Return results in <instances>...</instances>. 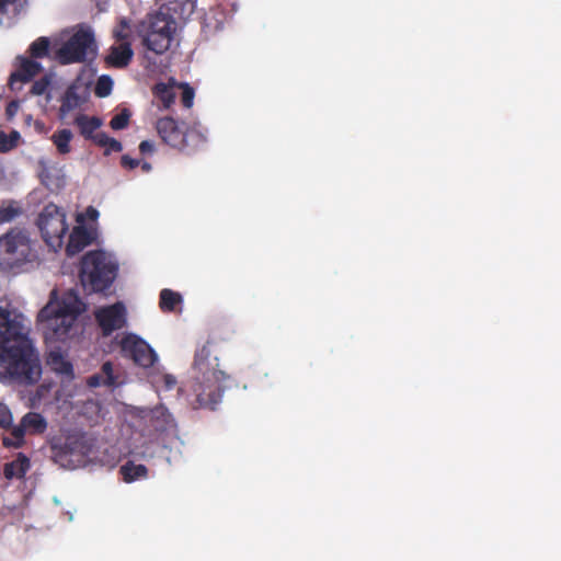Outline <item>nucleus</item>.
Here are the masks:
<instances>
[{"label": "nucleus", "mask_w": 561, "mask_h": 561, "mask_svg": "<svg viewBox=\"0 0 561 561\" xmlns=\"http://www.w3.org/2000/svg\"><path fill=\"white\" fill-rule=\"evenodd\" d=\"M114 36L118 39V41H123L127 37V34L123 33V31H115L114 32Z\"/></svg>", "instance_id": "obj_47"}, {"label": "nucleus", "mask_w": 561, "mask_h": 561, "mask_svg": "<svg viewBox=\"0 0 561 561\" xmlns=\"http://www.w3.org/2000/svg\"><path fill=\"white\" fill-rule=\"evenodd\" d=\"M173 34L160 32H145L142 43L148 50L161 55L170 48Z\"/></svg>", "instance_id": "obj_18"}, {"label": "nucleus", "mask_w": 561, "mask_h": 561, "mask_svg": "<svg viewBox=\"0 0 561 561\" xmlns=\"http://www.w3.org/2000/svg\"><path fill=\"white\" fill-rule=\"evenodd\" d=\"M104 378H103V375H100V374H95L93 376H91L89 378V386L91 387H100V386H104Z\"/></svg>", "instance_id": "obj_42"}, {"label": "nucleus", "mask_w": 561, "mask_h": 561, "mask_svg": "<svg viewBox=\"0 0 561 561\" xmlns=\"http://www.w3.org/2000/svg\"><path fill=\"white\" fill-rule=\"evenodd\" d=\"M182 302V296L171 289L164 288L160 291L159 307L163 312H172Z\"/></svg>", "instance_id": "obj_25"}, {"label": "nucleus", "mask_w": 561, "mask_h": 561, "mask_svg": "<svg viewBox=\"0 0 561 561\" xmlns=\"http://www.w3.org/2000/svg\"><path fill=\"white\" fill-rule=\"evenodd\" d=\"M81 311L82 302L73 293L66 294L61 301L50 300L37 314L45 340L65 341Z\"/></svg>", "instance_id": "obj_2"}, {"label": "nucleus", "mask_w": 561, "mask_h": 561, "mask_svg": "<svg viewBox=\"0 0 561 561\" xmlns=\"http://www.w3.org/2000/svg\"><path fill=\"white\" fill-rule=\"evenodd\" d=\"M12 421L13 417L10 409L5 404L0 403V427L4 430L13 427Z\"/></svg>", "instance_id": "obj_36"}, {"label": "nucleus", "mask_w": 561, "mask_h": 561, "mask_svg": "<svg viewBox=\"0 0 561 561\" xmlns=\"http://www.w3.org/2000/svg\"><path fill=\"white\" fill-rule=\"evenodd\" d=\"M47 428V422L45 417L37 412L26 413L19 425L13 426L11 430V436H4L2 444L5 447L19 448L24 443L25 432L31 434H42Z\"/></svg>", "instance_id": "obj_11"}, {"label": "nucleus", "mask_w": 561, "mask_h": 561, "mask_svg": "<svg viewBox=\"0 0 561 561\" xmlns=\"http://www.w3.org/2000/svg\"><path fill=\"white\" fill-rule=\"evenodd\" d=\"M229 378H219L213 376H194L191 383L192 394L195 397L194 408L215 410L221 401L225 391V381Z\"/></svg>", "instance_id": "obj_8"}, {"label": "nucleus", "mask_w": 561, "mask_h": 561, "mask_svg": "<svg viewBox=\"0 0 561 561\" xmlns=\"http://www.w3.org/2000/svg\"><path fill=\"white\" fill-rule=\"evenodd\" d=\"M95 56V39L90 30H79L56 51L61 65L92 61Z\"/></svg>", "instance_id": "obj_6"}, {"label": "nucleus", "mask_w": 561, "mask_h": 561, "mask_svg": "<svg viewBox=\"0 0 561 561\" xmlns=\"http://www.w3.org/2000/svg\"><path fill=\"white\" fill-rule=\"evenodd\" d=\"M49 392V387L46 385H41L36 388L33 396L30 398L31 405L35 407L41 403L42 399Z\"/></svg>", "instance_id": "obj_37"}, {"label": "nucleus", "mask_w": 561, "mask_h": 561, "mask_svg": "<svg viewBox=\"0 0 561 561\" xmlns=\"http://www.w3.org/2000/svg\"><path fill=\"white\" fill-rule=\"evenodd\" d=\"M121 164L125 169L133 170V169L137 168L140 164V161L138 159H134V158H130L127 154H124L121 158Z\"/></svg>", "instance_id": "obj_39"}, {"label": "nucleus", "mask_w": 561, "mask_h": 561, "mask_svg": "<svg viewBox=\"0 0 561 561\" xmlns=\"http://www.w3.org/2000/svg\"><path fill=\"white\" fill-rule=\"evenodd\" d=\"M131 113L129 110L124 108L116 114L110 122V126L114 130H122L128 126Z\"/></svg>", "instance_id": "obj_29"}, {"label": "nucleus", "mask_w": 561, "mask_h": 561, "mask_svg": "<svg viewBox=\"0 0 561 561\" xmlns=\"http://www.w3.org/2000/svg\"><path fill=\"white\" fill-rule=\"evenodd\" d=\"M19 138L18 131H12L10 135L0 133V151L7 152L16 147Z\"/></svg>", "instance_id": "obj_31"}, {"label": "nucleus", "mask_w": 561, "mask_h": 561, "mask_svg": "<svg viewBox=\"0 0 561 561\" xmlns=\"http://www.w3.org/2000/svg\"><path fill=\"white\" fill-rule=\"evenodd\" d=\"M50 41L48 37L42 36L35 39L28 47L32 58H44L48 56Z\"/></svg>", "instance_id": "obj_28"}, {"label": "nucleus", "mask_w": 561, "mask_h": 561, "mask_svg": "<svg viewBox=\"0 0 561 561\" xmlns=\"http://www.w3.org/2000/svg\"><path fill=\"white\" fill-rule=\"evenodd\" d=\"M18 60H20V67L10 75L9 79L11 89H14L16 82L25 83L31 81L42 71V65L35 60L25 57H18Z\"/></svg>", "instance_id": "obj_14"}, {"label": "nucleus", "mask_w": 561, "mask_h": 561, "mask_svg": "<svg viewBox=\"0 0 561 561\" xmlns=\"http://www.w3.org/2000/svg\"><path fill=\"white\" fill-rule=\"evenodd\" d=\"M50 85V79L48 76H44L41 79L36 80L30 90V94L32 95H42L44 94Z\"/></svg>", "instance_id": "obj_34"}, {"label": "nucleus", "mask_w": 561, "mask_h": 561, "mask_svg": "<svg viewBox=\"0 0 561 561\" xmlns=\"http://www.w3.org/2000/svg\"><path fill=\"white\" fill-rule=\"evenodd\" d=\"M193 10H194V3L186 0L183 4L181 14H183L186 11L187 14L190 15L193 12Z\"/></svg>", "instance_id": "obj_44"}, {"label": "nucleus", "mask_w": 561, "mask_h": 561, "mask_svg": "<svg viewBox=\"0 0 561 561\" xmlns=\"http://www.w3.org/2000/svg\"><path fill=\"white\" fill-rule=\"evenodd\" d=\"M24 316L15 309L0 306V350L31 340Z\"/></svg>", "instance_id": "obj_9"}, {"label": "nucleus", "mask_w": 561, "mask_h": 561, "mask_svg": "<svg viewBox=\"0 0 561 561\" xmlns=\"http://www.w3.org/2000/svg\"><path fill=\"white\" fill-rule=\"evenodd\" d=\"M30 469V459L22 453L15 459L4 463L3 474L8 480L21 479Z\"/></svg>", "instance_id": "obj_20"}, {"label": "nucleus", "mask_w": 561, "mask_h": 561, "mask_svg": "<svg viewBox=\"0 0 561 561\" xmlns=\"http://www.w3.org/2000/svg\"><path fill=\"white\" fill-rule=\"evenodd\" d=\"M87 215L90 219H96L99 216V211L93 207H89L87 209Z\"/></svg>", "instance_id": "obj_46"}, {"label": "nucleus", "mask_w": 561, "mask_h": 561, "mask_svg": "<svg viewBox=\"0 0 561 561\" xmlns=\"http://www.w3.org/2000/svg\"><path fill=\"white\" fill-rule=\"evenodd\" d=\"M93 237L91 232L83 226H77L69 234L68 243L66 244V254L73 256L81 252L85 247L91 244Z\"/></svg>", "instance_id": "obj_16"}, {"label": "nucleus", "mask_w": 561, "mask_h": 561, "mask_svg": "<svg viewBox=\"0 0 561 561\" xmlns=\"http://www.w3.org/2000/svg\"><path fill=\"white\" fill-rule=\"evenodd\" d=\"M95 319L103 336H110L114 331L126 325V308L123 302H115L99 309L95 312Z\"/></svg>", "instance_id": "obj_12"}, {"label": "nucleus", "mask_w": 561, "mask_h": 561, "mask_svg": "<svg viewBox=\"0 0 561 561\" xmlns=\"http://www.w3.org/2000/svg\"><path fill=\"white\" fill-rule=\"evenodd\" d=\"M112 87V79L108 76H102L95 84L94 93L99 98H105L111 93Z\"/></svg>", "instance_id": "obj_30"}, {"label": "nucleus", "mask_w": 561, "mask_h": 561, "mask_svg": "<svg viewBox=\"0 0 561 561\" xmlns=\"http://www.w3.org/2000/svg\"><path fill=\"white\" fill-rule=\"evenodd\" d=\"M105 151L104 154H110L111 152H121L123 150V146L121 141L116 140L115 138L107 137L106 146L104 147Z\"/></svg>", "instance_id": "obj_38"}, {"label": "nucleus", "mask_w": 561, "mask_h": 561, "mask_svg": "<svg viewBox=\"0 0 561 561\" xmlns=\"http://www.w3.org/2000/svg\"><path fill=\"white\" fill-rule=\"evenodd\" d=\"M46 365L57 375L71 380L75 377L70 360L58 350H51L46 356Z\"/></svg>", "instance_id": "obj_15"}, {"label": "nucleus", "mask_w": 561, "mask_h": 561, "mask_svg": "<svg viewBox=\"0 0 561 561\" xmlns=\"http://www.w3.org/2000/svg\"><path fill=\"white\" fill-rule=\"evenodd\" d=\"M141 168H142L144 171L149 172L151 170V164L148 163V162H144L141 164Z\"/></svg>", "instance_id": "obj_49"}, {"label": "nucleus", "mask_w": 561, "mask_h": 561, "mask_svg": "<svg viewBox=\"0 0 561 561\" xmlns=\"http://www.w3.org/2000/svg\"><path fill=\"white\" fill-rule=\"evenodd\" d=\"M123 357L131 359L136 365L149 368L158 359L154 350L141 337L134 333H126L119 341Z\"/></svg>", "instance_id": "obj_10"}, {"label": "nucleus", "mask_w": 561, "mask_h": 561, "mask_svg": "<svg viewBox=\"0 0 561 561\" xmlns=\"http://www.w3.org/2000/svg\"><path fill=\"white\" fill-rule=\"evenodd\" d=\"M153 94L161 102L163 108H169L176 98L173 88L162 82L154 85Z\"/></svg>", "instance_id": "obj_27"}, {"label": "nucleus", "mask_w": 561, "mask_h": 561, "mask_svg": "<svg viewBox=\"0 0 561 561\" xmlns=\"http://www.w3.org/2000/svg\"><path fill=\"white\" fill-rule=\"evenodd\" d=\"M122 26H123V27L127 26V24H126V22H125V21H123V22H122Z\"/></svg>", "instance_id": "obj_52"}, {"label": "nucleus", "mask_w": 561, "mask_h": 561, "mask_svg": "<svg viewBox=\"0 0 561 561\" xmlns=\"http://www.w3.org/2000/svg\"><path fill=\"white\" fill-rule=\"evenodd\" d=\"M37 225L47 245L54 251L59 250L68 231L65 213L56 205L49 204L39 214Z\"/></svg>", "instance_id": "obj_7"}, {"label": "nucleus", "mask_w": 561, "mask_h": 561, "mask_svg": "<svg viewBox=\"0 0 561 561\" xmlns=\"http://www.w3.org/2000/svg\"><path fill=\"white\" fill-rule=\"evenodd\" d=\"M37 260V252L26 231L12 228L0 238V266L19 268Z\"/></svg>", "instance_id": "obj_5"}, {"label": "nucleus", "mask_w": 561, "mask_h": 561, "mask_svg": "<svg viewBox=\"0 0 561 561\" xmlns=\"http://www.w3.org/2000/svg\"><path fill=\"white\" fill-rule=\"evenodd\" d=\"M18 0H0V12L4 13L9 4H14Z\"/></svg>", "instance_id": "obj_45"}, {"label": "nucleus", "mask_w": 561, "mask_h": 561, "mask_svg": "<svg viewBox=\"0 0 561 561\" xmlns=\"http://www.w3.org/2000/svg\"><path fill=\"white\" fill-rule=\"evenodd\" d=\"M118 265L102 250L87 252L80 262L79 278L84 290L103 293L117 276Z\"/></svg>", "instance_id": "obj_4"}, {"label": "nucleus", "mask_w": 561, "mask_h": 561, "mask_svg": "<svg viewBox=\"0 0 561 561\" xmlns=\"http://www.w3.org/2000/svg\"><path fill=\"white\" fill-rule=\"evenodd\" d=\"M21 214V209L12 204L0 207V222H10Z\"/></svg>", "instance_id": "obj_33"}, {"label": "nucleus", "mask_w": 561, "mask_h": 561, "mask_svg": "<svg viewBox=\"0 0 561 561\" xmlns=\"http://www.w3.org/2000/svg\"><path fill=\"white\" fill-rule=\"evenodd\" d=\"M169 11H173L174 13H178V8H176V5H174V7H170V8H169Z\"/></svg>", "instance_id": "obj_50"}, {"label": "nucleus", "mask_w": 561, "mask_h": 561, "mask_svg": "<svg viewBox=\"0 0 561 561\" xmlns=\"http://www.w3.org/2000/svg\"><path fill=\"white\" fill-rule=\"evenodd\" d=\"M182 88V95H181V102L184 107L191 108L194 102L195 92L192 87H190L187 83H184L181 85Z\"/></svg>", "instance_id": "obj_35"}, {"label": "nucleus", "mask_w": 561, "mask_h": 561, "mask_svg": "<svg viewBox=\"0 0 561 561\" xmlns=\"http://www.w3.org/2000/svg\"><path fill=\"white\" fill-rule=\"evenodd\" d=\"M161 414H162V415H165L168 419H170V417H171V415H170L169 413H167V414H165L164 412H162Z\"/></svg>", "instance_id": "obj_51"}, {"label": "nucleus", "mask_w": 561, "mask_h": 561, "mask_svg": "<svg viewBox=\"0 0 561 561\" xmlns=\"http://www.w3.org/2000/svg\"><path fill=\"white\" fill-rule=\"evenodd\" d=\"M75 124L79 127L80 134L85 139H91L95 134L94 131L101 127L102 121L96 116L90 117L85 114H79L75 118Z\"/></svg>", "instance_id": "obj_21"}, {"label": "nucleus", "mask_w": 561, "mask_h": 561, "mask_svg": "<svg viewBox=\"0 0 561 561\" xmlns=\"http://www.w3.org/2000/svg\"><path fill=\"white\" fill-rule=\"evenodd\" d=\"M108 135L104 131H99L93 135V137L90 139L92 140L96 146L104 148L106 146Z\"/></svg>", "instance_id": "obj_40"}, {"label": "nucleus", "mask_w": 561, "mask_h": 561, "mask_svg": "<svg viewBox=\"0 0 561 561\" xmlns=\"http://www.w3.org/2000/svg\"><path fill=\"white\" fill-rule=\"evenodd\" d=\"M73 135L70 129H59L51 136V140L60 154H67L71 151L70 141Z\"/></svg>", "instance_id": "obj_26"}, {"label": "nucleus", "mask_w": 561, "mask_h": 561, "mask_svg": "<svg viewBox=\"0 0 561 561\" xmlns=\"http://www.w3.org/2000/svg\"><path fill=\"white\" fill-rule=\"evenodd\" d=\"M119 473L123 480L131 483L139 479H145L148 476V469L145 465H136L134 461H127L119 468Z\"/></svg>", "instance_id": "obj_23"}, {"label": "nucleus", "mask_w": 561, "mask_h": 561, "mask_svg": "<svg viewBox=\"0 0 561 561\" xmlns=\"http://www.w3.org/2000/svg\"><path fill=\"white\" fill-rule=\"evenodd\" d=\"M42 377L39 354L32 340L0 350V381L8 385L33 386Z\"/></svg>", "instance_id": "obj_1"}, {"label": "nucleus", "mask_w": 561, "mask_h": 561, "mask_svg": "<svg viewBox=\"0 0 561 561\" xmlns=\"http://www.w3.org/2000/svg\"><path fill=\"white\" fill-rule=\"evenodd\" d=\"M218 367V357L211 356L210 343L207 342L195 353L193 363L194 376H213L219 378H230L229 375H227L224 370L219 369Z\"/></svg>", "instance_id": "obj_13"}, {"label": "nucleus", "mask_w": 561, "mask_h": 561, "mask_svg": "<svg viewBox=\"0 0 561 561\" xmlns=\"http://www.w3.org/2000/svg\"><path fill=\"white\" fill-rule=\"evenodd\" d=\"M20 107V104L18 101H11L8 105H7V108H5V112H7V115L9 117H12L13 115H15V113L18 112Z\"/></svg>", "instance_id": "obj_43"}, {"label": "nucleus", "mask_w": 561, "mask_h": 561, "mask_svg": "<svg viewBox=\"0 0 561 561\" xmlns=\"http://www.w3.org/2000/svg\"><path fill=\"white\" fill-rule=\"evenodd\" d=\"M81 104V99L77 92V89L75 87H69L65 94L61 98V104H60V115L64 117L77 107H79Z\"/></svg>", "instance_id": "obj_24"}, {"label": "nucleus", "mask_w": 561, "mask_h": 561, "mask_svg": "<svg viewBox=\"0 0 561 561\" xmlns=\"http://www.w3.org/2000/svg\"><path fill=\"white\" fill-rule=\"evenodd\" d=\"M156 147L153 141L150 140H142L139 144V151L141 154H150L154 151Z\"/></svg>", "instance_id": "obj_41"}, {"label": "nucleus", "mask_w": 561, "mask_h": 561, "mask_svg": "<svg viewBox=\"0 0 561 561\" xmlns=\"http://www.w3.org/2000/svg\"><path fill=\"white\" fill-rule=\"evenodd\" d=\"M100 375H103L105 380L104 386L114 387L117 385V378L114 375L113 364L110 360L102 365Z\"/></svg>", "instance_id": "obj_32"}, {"label": "nucleus", "mask_w": 561, "mask_h": 561, "mask_svg": "<svg viewBox=\"0 0 561 561\" xmlns=\"http://www.w3.org/2000/svg\"><path fill=\"white\" fill-rule=\"evenodd\" d=\"M146 32H168L169 34H174L175 21L168 13L156 12L149 16Z\"/></svg>", "instance_id": "obj_19"}, {"label": "nucleus", "mask_w": 561, "mask_h": 561, "mask_svg": "<svg viewBox=\"0 0 561 561\" xmlns=\"http://www.w3.org/2000/svg\"><path fill=\"white\" fill-rule=\"evenodd\" d=\"M88 449L83 444V436H69L64 446H61L58 451H56L55 456L59 459H62L67 455L80 454L85 455Z\"/></svg>", "instance_id": "obj_22"}, {"label": "nucleus", "mask_w": 561, "mask_h": 561, "mask_svg": "<svg viewBox=\"0 0 561 561\" xmlns=\"http://www.w3.org/2000/svg\"><path fill=\"white\" fill-rule=\"evenodd\" d=\"M133 49L129 43H121L113 45L110 48L108 55L105 57V61L110 67L113 68H125L129 65L133 58Z\"/></svg>", "instance_id": "obj_17"}, {"label": "nucleus", "mask_w": 561, "mask_h": 561, "mask_svg": "<svg viewBox=\"0 0 561 561\" xmlns=\"http://www.w3.org/2000/svg\"><path fill=\"white\" fill-rule=\"evenodd\" d=\"M165 379H167V385H168V387H172V386H174V385H175V379H174V378H172L171 376H167V378H165Z\"/></svg>", "instance_id": "obj_48"}, {"label": "nucleus", "mask_w": 561, "mask_h": 561, "mask_svg": "<svg viewBox=\"0 0 561 561\" xmlns=\"http://www.w3.org/2000/svg\"><path fill=\"white\" fill-rule=\"evenodd\" d=\"M156 129L162 141L180 152L191 156L204 149L206 134L197 126L173 117H162L156 123Z\"/></svg>", "instance_id": "obj_3"}]
</instances>
